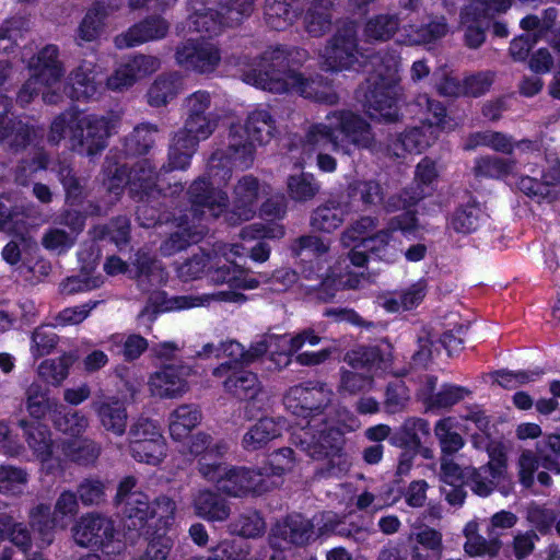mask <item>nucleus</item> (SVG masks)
I'll return each mask as SVG.
<instances>
[{
  "label": "nucleus",
  "instance_id": "1",
  "mask_svg": "<svg viewBox=\"0 0 560 560\" xmlns=\"http://www.w3.org/2000/svg\"><path fill=\"white\" fill-rule=\"evenodd\" d=\"M275 132V120L266 109L252 112L244 126L230 127L226 148L219 149L211 155L206 175L194 180L188 189L194 219H215L226 210L229 197L221 186L231 178L232 167L249 168L255 159L254 143H268Z\"/></svg>",
  "mask_w": 560,
  "mask_h": 560
},
{
  "label": "nucleus",
  "instance_id": "2",
  "mask_svg": "<svg viewBox=\"0 0 560 560\" xmlns=\"http://www.w3.org/2000/svg\"><path fill=\"white\" fill-rule=\"evenodd\" d=\"M308 59V52L299 47L276 45L268 47L259 58L257 68L244 72L243 80L271 93L295 92L305 98L335 105L338 94L322 77L310 78L298 71Z\"/></svg>",
  "mask_w": 560,
  "mask_h": 560
},
{
  "label": "nucleus",
  "instance_id": "3",
  "mask_svg": "<svg viewBox=\"0 0 560 560\" xmlns=\"http://www.w3.org/2000/svg\"><path fill=\"white\" fill-rule=\"evenodd\" d=\"M306 153L318 152L317 166L320 171L332 173L337 161L324 151L351 154L352 148L372 150L376 145L375 135L371 125L352 110H332L325 120L311 125L302 141Z\"/></svg>",
  "mask_w": 560,
  "mask_h": 560
},
{
  "label": "nucleus",
  "instance_id": "4",
  "mask_svg": "<svg viewBox=\"0 0 560 560\" xmlns=\"http://www.w3.org/2000/svg\"><path fill=\"white\" fill-rule=\"evenodd\" d=\"M296 427L291 433V442L311 458L320 462L314 470L315 478H338L348 471L346 439L339 428L325 425L315 430L316 423L311 424V421H306V424L296 423Z\"/></svg>",
  "mask_w": 560,
  "mask_h": 560
},
{
  "label": "nucleus",
  "instance_id": "5",
  "mask_svg": "<svg viewBox=\"0 0 560 560\" xmlns=\"http://www.w3.org/2000/svg\"><path fill=\"white\" fill-rule=\"evenodd\" d=\"M372 68L364 94L366 112L372 118L396 121L399 117L398 103L402 96L399 58L395 52L378 51L372 58Z\"/></svg>",
  "mask_w": 560,
  "mask_h": 560
},
{
  "label": "nucleus",
  "instance_id": "6",
  "mask_svg": "<svg viewBox=\"0 0 560 560\" xmlns=\"http://www.w3.org/2000/svg\"><path fill=\"white\" fill-rule=\"evenodd\" d=\"M176 504L167 495H160L153 502L143 492H136L124 504L125 536L131 541L166 530L174 521Z\"/></svg>",
  "mask_w": 560,
  "mask_h": 560
},
{
  "label": "nucleus",
  "instance_id": "7",
  "mask_svg": "<svg viewBox=\"0 0 560 560\" xmlns=\"http://www.w3.org/2000/svg\"><path fill=\"white\" fill-rule=\"evenodd\" d=\"M377 55H366L359 47L358 28L354 22H345L319 51V66L325 71H359Z\"/></svg>",
  "mask_w": 560,
  "mask_h": 560
},
{
  "label": "nucleus",
  "instance_id": "8",
  "mask_svg": "<svg viewBox=\"0 0 560 560\" xmlns=\"http://www.w3.org/2000/svg\"><path fill=\"white\" fill-rule=\"evenodd\" d=\"M392 359V347L386 341L377 346L355 347L345 354L343 362L349 370L342 372V382H372L387 371Z\"/></svg>",
  "mask_w": 560,
  "mask_h": 560
},
{
  "label": "nucleus",
  "instance_id": "9",
  "mask_svg": "<svg viewBox=\"0 0 560 560\" xmlns=\"http://www.w3.org/2000/svg\"><path fill=\"white\" fill-rule=\"evenodd\" d=\"M120 116L109 113L104 116L89 115L78 118L69 136L70 147L80 154L90 156L101 153L107 145V139L117 128Z\"/></svg>",
  "mask_w": 560,
  "mask_h": 560
},
{
  "label": "nucleus",
  "instance_id": "10",
  "mask_svg": "<svg viewBox=\"0 0 560 560\" xmlns=\"http://www.w3.org/2000/svg\"><path fill=\"white\" fill-rule=\"evenodd\" d=\"M430 436L429 421L418 417L407 418L401 425L393 431L389 443L401 450L398 460L400 471L409 470L418 455L424 459L433 458L432 450L425 445Z\"/></svg>",
  "mask_w": 560,
  "mask_h": 560
},
{
  "label": "nucleus",
  "instance_id": "11",
  "mask_svg": "<svg viewBox=\"0 0 560 560\" xmlns=\"http://www.w3.org/2000/svg\"><path fill=\"white\" fill-rule=\"evenodd\" d=\"M72 535L77 545L107 555L119 553L121 549L114 521L100 513L81 516L72 527Z\"/></svg>",
  "mask_w": 560,
  "mask_h": 560
},
{
  "label": "nucleus",
  "instance_id": "12",
  "mask_svg": "<svg viewBox=\"0 0 560 560\" xmlns=\"http://www.w3.org/2000/svg\"><path fill=\"white\" fill-rule=\"evenodd\" d=\"M128 435L130 453L136 460L158 465L166 456V441L159 421L140 417L131 424Z\"/></svg>",
  "mask_w": 560,
  "mask_h": 560
},
{
  "label": "nucleus",
  "instance_id": "13",
  "mask_svg": "<svg viewBox=\"0 0 560 560\" xmlns=\"http://www.w3.org/2000/svg\"><path fill=\"white\" fill-rule=\"evenodd\" d=\"M212 482L217 489L230 497L261 495L270 491L271 482L261 479L257 467L226 465Z\"/></svg>",
  "mask_w": 560,
  "mask_h": 560
},
{
  "label": "nucleus",
  "instance_id": "14",
  "mask_svg": "<svg viewBox=\"0 0 560 560\" xmlns=\"http://www.w3.org/2000/svg\"><path fill=\"white\" fill-rule=\"evenodd\" d=\"M334 392L331 387H289L283 396V405L293 416L301 418L299 423L311 424L322 416L330 404Z\"/></svg>",
  "mask_w": 560,
  "mask_h": 560
},
{
  "label": "nucleus",
  "instance_id": "15",
  "mask_svg": "<svg viewBox=\"0 0 560 560\" xmlns=\"http://www.w3.org/2000/svg\"><path fill=\"white\" fill-rule=\"evenodd\" d=\"M175 58L185 69L208 73L219 66L221 54L211 42L190 39L177 47Z\"/></svg>",
  "mask_w": 560,
  "mask_h": 560
},
{
  "label": "nucleus",
  "instance_id": "16",
  "mask_svg": "<svg viewBox=\"0 0 560 560\" xmlns=\"http://www.w3.org/2000/svg\"><path fill=\"white\" fill-rule=\"evenodd\" d=\"M245 296L234 291H217L213 293L180 295L171 299L165 306L158 308L148 304L139 314V318H147L152 322L159 312L171 310H187L192 307H206L218 302L242 303Z\"/></svg>",
  "mask_w": 560,
  "mask_h": 560
},
{
  "label": "nucleus",
  "instance_id": "17",
  "mask_svg": "<svg viewBox=\"0 0 560 560\" xmlns=\"http://www.w3.org/2000/svg\"><path fill=\"white\" fill-rule=\"evenodd\" d=\"M221 355L232 359L231 362H225L215 368L212 372L217 382L223 385H237L238 383H256L257 375L248 371L244 366V347L235 341L230 340L220 343Z\"/></svg>",
  "mask_w": 560,
  "mask_h": 560
},
{
  "label": "nucleus",
  "instance_id": "18",
  "mask_svg": "<svg viewBox=\"0 0 560 560\" xmlns=\"http://www.w3.org/2000/svg\"><path fill=\"white\" fill-rule=\"evenodd\" d=\"M443 129L421 122L420 126L406 129L397 135L387 147L393 158H404L406 153H420L436 142Z\"/></svg>",
  "mask_w": 560,
  "mask_h": 560
},
{
  "label": "nucleus",
  "instance_id": "19",
  "mask_svg": "<svg viewBox=\"0 0 560 560\" xmlns=\"http://www.w3.org/2000/svg\"><path fill=\"white\" fill-rule=\"evenodd\" d=\"M161 67V61L154 56L138 55L121 63L107 78L106 86L115 92H121L132 86L138 80L152 74Z\"/></svg>",
  "mask_w": 560,
  "mask_h": 560
},
{
  "label": "nucleus",
  "instance_id": "20",
  "mask_svg": "<svg viewBox=\"0 0 560 560\" xmlns=\"http://www.w3.org/2000/svg\"><path fill=\"white\" fill-rule=\"evenodd\" d=\"M264 191L257 177L252 174L242 176L233 187V210L228 214L231 224L250 220L256 212V203L260 192Z\"/></svg>",
  "mask_w": 560,
  "mask_h": 560
},
{
  "label": "nucleus",
  "instance_id": "21",
  "mask_svg": "<svg viewBox=\"0 0 560 560\" xmlns=\"http://www.w3.org/2000/svg\"><path fill=\"white\" fill-rule=\"evenodd\" d=\"M24 429L25 440L35 457L45 466L47 472L55 474L63 469L61 458L54 456L55 443L51 439L49 428L39 422L28 424L21 421Z\"/></svg>",
  "mask_w": 560,
  "mask_h": 560
},
{
  "label": "nucleus",
  "instance_id": "22",
  "mask_svg": "<svg viewBox=\"0 0 560 560\" xmlns=\"http://www.w3.org/2000/svg\"><path fill=\"white\" fill-rule=\"evenodd\" d=\"M128 171V186L135 200L160 199L162 196V188L158 184L160 173L151 160H139Z\"/></svg>",
  "mask_w": 560,
  "mask_h": 560
},
{
  "label": "nucleus",
  "instance_id": "23",
  "mask_svg": "<svg viewBox=\"0 0 560 560\" xmlns=\"http://www.w3.org/2000/svg\"><path fill=\"white\" fill-rule=\"evenodd\" d=\"M31 75L40 81L46 89L57 84L65 74L59 59V49L56 45H46L28 62Z\"/></svg>",
  "mask_w": 560,
  "mask_h": 560
},
{
  "label": "nucleus",
  "instance_id": "24",
  "mask_svg": "<svg viewBox=\"0 0 560 560\" xmlns=\"http://www.w3.org/2000/svg\"><path fill=\"white\" fill-rule=\"evenodd\" d=\"M10 100L0 96V143L13 151L24 149L31 137V127L20 119L9 117Z\"/></svg>",
  "mask_w": 560,
  "mask_h": 560
},
{
  "label": "nucleus",
  "instance_id": "25",
  "mask_svg": "<svg viewBox=\"0 0 560 560\" xmlns=\"http://www.w3.org/2000/svg\"><path fill=\"white\" fill-rule=\"evenodd\" d=\"M168 23L159 16L145 19L135 24L127 32L115 37V46L119 49L130 48L149 40L163 38L168 32Z\"/></svg>",
  "mask_w": 560,
  "mask_h": 560
},
{
  "label": "nucleus",
  "instance_id": "26",
  "mask_svg": "<svg viewBox=\"0 0 560 560\" xmlns=\"http://www.w3.org/2000/svg\"><path fill=\"white\" fill-rule=\"evenodd\" d=\"M284 348L285 335H267L244 351V366L255 362L267 352H270L269 360L275 363L276 369L287 366L290 359L285 354Z\"/></svg>",
  "mask_w": 560,
  "mask_h": 560
},
{
  "label": "nucleus",
  "instance_id": "27",
  "mask_svg": "<svg viewBox=\"0 0 560 560\" xmlns=\"http://www.w3.org/2000/svg\"><path fill=\"white\" fill-rule=\"evenodd\" d=\"M294 464V451L291 447H280L271 452L257 468L261 479L271 482V491L282 483L281 478L293 469Z\"/></svg>",
  "mask_w": 560,
  "mask_h": 560
},
{
  "label": "nucleus",
  "instance_id": "28",
  "mask_svg": "<svg viewBox=\"0 0 560 560\" xmlns=\"http://www.w3.org/2000/svg\"><path fill=\"white\" fill-rule=\"evenodd\" d=\"M323 528L357 544L364 542L370 535L368 527L364 525V517L352 513L343 516L334 514L325 521Z\"/></svg>",
  "mask_w": 560,
  "mask_h": 560
},
{
  "label": "nucleus",
  "instance_id": "29",
  "mask_svg": "<svg viewBox=\"0 0 560 560\" xmlns=\"http://www.w3.org/2000/svg\"><path fill=\"white\" fill-rule=\"evenodd\" d=\"M184 90V79L178 72L162 73L155 78L147 92L150 106H165Z\"/></svg>",
  "mask_w": 560,
  "mask_h": 560
},
{
  "label": "nucleus",
  "instance_id": "30",
  "mask_svg": "<svg viewBox=\"0 0 560 560\" xmlns=\"http://www.w3.org/2000/svg\"><path fill=\"white\" fill-rule=\"evenodd\" d=\"M102 425L117 436L126 432L128 413L125 402L115 397H107L93 402Z\"/></svg>",
  "mask_w": 560,
  "mask_h": 560
},
{
  "label": "nucleus",
  "instance_id": "31",
  "mask_svg": "<svg viewBox=\"0 0 560 560\" xmlns=\"http://www.w3.org/2000/svg\"><path fill=\"white\" fill-rule=\"evenodd\" d=\"M285 422L282 418L275 420L268 417H260L244 434L242 440L243 447L248 452L262 448L268 442L281 435V430L284 428Z\"/></svg>",
  "mask_w": 560,
  "mask_h": 560
},
{
  "label": "nucleus",
  "instance_id": "32",
  "mask_svg": "<svg viewBox=\"0 0 560 560\" xmlns=\"http://www.w3.org/2000/svg\"><path fill=\"white\" fill-rule=\"evenodd\" d=\"M195 514L209 522H222L230 516L228 501L218 492L200 490L192 500Z\"/></svg>",
  "mask_w": 560,
  "mask_h": 560
},
{
  "label": "nucleus",
  "instance_id": "33",
  "mask_svg": "<svg viewBox=\"0 0 560 560\" xmlns=\"http://www.w3.org/2000/svg\"><path fill=\"white\" fill-rule=\"evenodd\" d=\"M94 63L83 60L70 72L65 93L72 100L81 101L93 97L97 92L94 81Z\"/></svg>",
  "mask_w": 560,
  "mask_h": 560
},
{
  "label": "nucleus",
  "instance_id": "34",
  "mask_svg": "<svg viewBox=\"0 0 560 560\" xmlns=\"http://www.w3.org/2000/svg\"><path fill=\"white\" fill-rule=\"evenodd\" d=\"M347 214V206L329 199L312 212L310 224L319 232L331 233L343 224Z\"/></svg>",
  "mask_w": 560,
  "mask_h": 560
},
{
  "label": "nucleus",
  "instance_id": "35",
  "mask_svg": "<svg viewBox=\"0 0 560 560\" xmlns=\"http://www.w3.org/2000/svg\"><path fill=\"white\" fill-rule=\"evenodd\" d=\"M300 15L295 0H265L264 19L266 24L277 31L291 26Z\"/></svg>",
  "mask_w": 560,
  "mask_h": 560
},
{
  "label": "nucleus",
  "instance_id": "36",
  "mask_svg": "<svg viewBox=\"0 0 560 560\" xmlns=\"http://www.w3.org/2000/svg\"><path fill=\"white\" fill-rule=\"evenodd\" d=\"M331 0H312L307 7L303 25L305 31L313 37H320L326 34L332 24Z\"/></svg>",
  "mask_w": 560,
  "mask_h": 560
},
{
  "label": "nucleus",
  "instance_id": "37",
  "mask_svg": "<svg viewBox=\"0 0 560 560\" xmlns=\"http://www.w3.org/2000/svg\"><path fill=\"white\" fill-rule=\"evenodd\" d=\"M202 415L197 405H180L170 417V434L173 440L182 441L189 435L201 421Z\"/></svg>",
  "mask_w": 560,
  "mask_h": 560
},
{
  "label": "nucleus",
  "instance_id": "38",
  "mask_svg": "<svg viewBox=\"0 0 560 560\" xmlns=\"http://www.w3.org/2000/svg\"><path fill=\"white\" fill-rule=\"evenodd\" d=\"M28 523L44 544L50 545L54 541L59 522L49 504L40 502L33 506L28 512Z\"/></svg>",
  "mask_w": 560,
  "mask_h": 560
},
{
  "label": "nucleus",
  "instance_id": "39",
  "mask_svg": "<svg viewBox=\"0 0 560 560\" xmlns=\"http://www.w3.org/2000/svg\"><path fill=\"white\" fill-rule=\"evenodd\" d=\"M63 457L80 466H91L101 455L100 445L89 439L66 440L60 445Z\"/></svg>",
  "mask_w": 560,
  "mask_h": 560
},
{
  "label": "nucleus",
  "instance_id": "40",
  "mask_svg": "<svg viewBox=\"0 0 560 560\" xmlns=\"http://www.w3.org/2000/svg\"><path fill=\"white\" fill-rule=\"evenodd\" d=\"M220 116H198V117H186L184 127L177 131L178 135H183L185 143L191 147H198L200 141L210 138L219 125Z\"/></svg>",
  "mask_w": 560,
  "mask_h": 560
},
{
  "label": "nucleus",
  "instance_id": "41",
  "mask_svg": "<svg viewBox=\"0 0 560 560\" xmlns=\"http://www.w3.org/2000/svg\"><path fill=\"white\" fill-rule=\"evenodd\" d=\"M416 114L425 115L427 118L422 121L425 124L434 125V127L441 129H453L454 125L451 124V119L447 117L446 108L444 105L431 98L428 94H418L411 103Z\"/></svg>",
  "mask_w": 560,
  "mask_h": 560
},
{
  "label": "nucleus",
  "instance_id": "42",
  "mask_svg": "<svg viewBox=\"0 0 560 560\" xmlns=\"http://www.w3.org/2000/svg\"><path fill=\"white\" fill-rule=\"evenodd\" d=\"M178 226L179 230L172 233L170 237L161 244L160 252L163 256H172L185 249L190 243L198 242L203 234L202 229L188 223L187 215H185V219L180 220Z\"/></svg>",
  "mask_w": 560,
  "mask_h": 560
},
{
  "label": "nucleus",
  "instance_id": "43",
  "mask_svg": "<svg viewBox=\"0 0 560 560\" xmlns=\"http://www.w3.org/2000/svg\"><path fill=\"white\" fill-rule=\"evenodd\" d=\"M320 183L312 173L301 172L287 178V194L295 202L313 200L320 191Z\"/></svg>",
  "mask_w": 560,
  "mask_h": 560
},
{
  "label": "nucleus",
  "instance_id": "44",
  "mask_svg": "<svg viewBox=\"0 0 560 560\" xmlns=\"http://www.w3.org/2000/svg\"><path fill=\"white\" fill-rule=\"evenodd\" d=\"M406 32V43L410 45H420L431 43L445 36L448 26L444 16L430 19L427 24L416 26L408 25L404 27Z\"/></svg>",
  "mask_w": 560,
  "mask_h": 560
},
{
  "label": "nucleus",
  "instance_id": "45",
  "mask_svg": "<svg viewBox=\"0 0 560 560\" xmlns=\"http://www.w3.org/2000/svg\"><path fill=\"white\" fill-rule=\"evenodd\" d=\"M435 387H424L419 395L427 410H439L450 408L469 395L467 387H443L434 393Z\"/></svg>",
  "mask_w": 560,
  "mask_h": 560
},
{
  "label": "nucleus",
  "instance_id": "46",
  "mask_svg": "<svg viewBox=\"0 0 560 560\" xmlns=\"http://www.w3.org/2000/svg\"><path fill=\"white\" fill-rule=\"evenodd\" d=\"M197 371L183 362L164 364L150 377V385H182L195 383Z\"/></svg>",
  "mask_w": 560,
  "mask_h": 560
},
{
  "label": "nucleus",
  "instance_id": "47",
  "mask_svg": "<svg viewBox=\"0 0 560 560\" xmlns=\"http://www.w3.org/2000/svg\"><path fill=\"white\" fill-rule=\"evenodd\" d=\"M416 541L420 547L413 548L412 560H441L442 534L438 529L424 526L416 534Z\"/></svg>",
  "mask_w": 560,
  "mask_h": 560
},
{
  "label": "nucleus",
  "instance_id": "48",
  "mask_svg": "<svg viewBox=\"0 0 560 560\" xmlns=\"http://www.w3.org/2000/svg\"><path fill=\"white\" fill-rule=\"evenodd\" d=\"M478 147H488L505 154H511L514 149L510 137L502 132L491 130L470 133L463 144L465 151H472Z\"/></svg>",
  "mask_w": 560,
  "mask_h": 560
},
{
  "label": "nucleus",
  "instance_id": "49",
  "mask_svg": "<svg viewBox=\"0 0 560 560\" xmlns=\"http://www.w3.org/2000/svg\"><path fill=\"white\" fill-rule=\"evenodd\" d=\"M228 448L226 442L219 441L213 444L212 448L196 457L198 470L205 479L211 482L218 479L222 469L228 465L224 462V455Z\"/></svg>",
  "mask_w": 560,
  "mask_h": 560
},
{
  "label": "nucleus",
  "instance_id": "50",
  "mask_svg": "<svg viewBox=\"0 0 560 560\" xmlns=\"http://www.w3.org/2000/svg\"><path fill=\"white\" fill-rule=\"evenodd\" d=\"M225 26L219 10L196 9L187 20L189 32L201 33L209 37L219 35Z\"/></svg>",
  "mask_w": 560,
  "mask_h": 560
},
{
  "label": "nucleus",
  "instance_id": "51",
  "mask_svg": "<svg viewBox=\"0 0 560 560\" xmlns=\"http://www.w3.org/2000/svg\"><path fill=\"white\" fill-rule=\"evenodd\" d=\"M51 422L56 430L71 436H78L88 427L84 415L61 404L57 409H52Z\"/></svg>",
  "mask_w": 560,
  "mask_h": 560
},
{
  "label": "nucleus",
  "instance_id": "52",
  "mask_svg": "<svg viewBox=\"0 0 560 560\" xmlns=\"http://www.w3.org/2000/svg\"><path fill=\"white\" fill-rule=\"evenodd\" d=\"M399 18L396 14H378L371 18L364 26V36L369 42H385L390 39L399 28Z\"/></svg>",
  "mask_w": 560,
  "mask_h": 560
},
{
  "label": "nucleus",
  "instance_id": "53",
  "mask_svg": "<svg viewBox=\"0 0 560 560\" xmlns=\"http://www.w3.org/2000/svg\"><path fill=\"white\" fill-rule=\"evenodd\" d=\"M544 371L539 369L525 371L498 370L481 376V382L490 385H504L505 383H537L542 381Z\"/></svg>",
  "mask_w": 560,
  "mask_h": 560
},
{
  "label": "nucleus",
  "instance_id": "54",
  "mask_svg": "<svg viewBox=\"0 0 560 560\" xmlns=\"http://www.w3.org/2000/svg\"><path fill=\"white\" fill-rule=\"evenodd\" d=\"M183 140H185L183 135L177 132L174 135L168 149L167 162L161 166L160 172L168 173L175 170H186L189 166L197 147H191Z\"/></svg>",
  "mask_w": 560,
  "mask_h": 560
},
{
  "label": "nucleus",
  "instance_id": "55",
  "mask_svg": "<svg viewBox=\"0 0 560 560\" xmlns=\"http://www.w3.org/2000/svg\"><path fill=\"white\" fill-rule=\"evenodd\" d=\"M483 218V211L476 201H469L460 206L453 213L450 226L457 233H471L478 226Z\"/></svg>",
  "mask_w": 560,
  "mask_h": 560
},
{
  "label": "nucleus",
  "instance_id": "56",
  "mask_svg": "<svg viewBox=\"0 0 560 560\" xmlns=\"http://www.w3.org/2000/svg\"><path fill=\"white\" fill-rule=\"evenodd\" d=\"M434 433L439 440L441 452L445 456H453L465 444L463 436L454 431V420L451 417L438 420Z\"/></svg>",
  "mask_w": 560,
  "mask_h": 560
},
{
  "label": "nucleus",
  "instance_id": "57",
  "mask_svg": "<svg viewBox=\"0 0 560 560\" xmlns=\"http://www.w3.org/2000/svg\"><path fill=\"white\" fill-rule=\"evenodd\" d=\"M349 197H359L365 208L378 206L384 200V189L374 179H357L348 186Z\"/></svg>",
  "mask_w": 560,
  "mask_h": 560
},
{
  "label": "nucleus",
  "instance_id": "58",
  "mask_svg": "<svg viewBox=\"0 0 560 560\" xmlns=\"http://www.w3.org/2000/svg\"><path fill=\"white\" fill-rule=\"evenodd\" d=\"M27 387L26 410L34 419L40 420L46 416L52 418V409H57L59 402L48 396V387Z\"/></svg>",
  "mask_w": 560,
  "mask_h": 560
},
{
  "label": "nucleus",
  "instance_id": "59",
  "mask_svg": "<svg viewBox=\"0 0 560 560\" xmlns=\"http://www.w3.org/2000/svg\"><path fill=\"white\" fill-rule=\"evenodd\" d=\"M75 361V357L70 353L43 361L38 366V374L46 383L59 384L65 381L69 374V369Z\"/></svg>",
  "mask_w": 560,
  "mask_h": 560
},
{
  "label": "nucleus",
  "instance_id": "60",
  "mask_svg": "<svg viewBox=\"0 0 560 560\" xmlns=\"http://www.w3.org/2000/svg\"><path fill=\"white\" fill-rule=\"evenodd\" d=\"M135 266L137 268L138 283L143 290H147L145 282L155 284L163 280V268L160 261L148 253L138 252Z\"/></svg>",
  "mask_w": 560,
  "mask_h": 560
},
{
  "label": "nucleus",
  "instance_id": "61",
  "mask_svg": "<svg viewBox=\"0 0 560 560\" xmlns=\"http://www.w3.org/2000/svg\"><path fill=\"white\" fill-rule=\"evenodd\" d=\"M158 127L151 124H140L126 139V149L132 154H145L155 143Z\"/></svg>",
  "mask_w": 560,
  "mask_h": 560
},
{
  "label": "nucleus",
  "instance_id": "62",
  "mask_svg": "<svg viewBox=\"0 0 560 560\" xmlns=\"http://www.w3.org/2000/svg\"><path fill=\"white\" fill-rule=\"evenodd\" d=\"M77 493L71 490H63L57 498L54 505V514L59 522V529H66L73 523L79 513V501Z\"/></svg>",
  "mask_w": 560,
  "mask_h": 560
},
{
  "label": "nucleus",
  "instance_id": "63",
  "mask_svg": "<svg viewBox=\"0 0 560 560\" xmlns=\"http://www.w3.org/2000/svg\"><path fill=\"white\" fill-rule=\"evenodd\" d=\"M75 493L83 505H100L106 501V482L98 477L84 478Z\"/></svg>",
  "mask_w": 560,
  "mask_h": 560
},
{
  "label": "nucleus",
  "instance_id": "64",
  "mask_svg": "<svg viewBox=\"0 0 560 560\" xmlns=\"http://www.w3.org/2000/svg\"><path fill=\"white\" fill-rule=\"evenodd\" d=\"M145 539L147 548L137 560H167L174 547V540L166 535V530L158 532Z\"/></svg>",
  "mask_w": 560,
  "mask_h": 560
}]
</instances>
